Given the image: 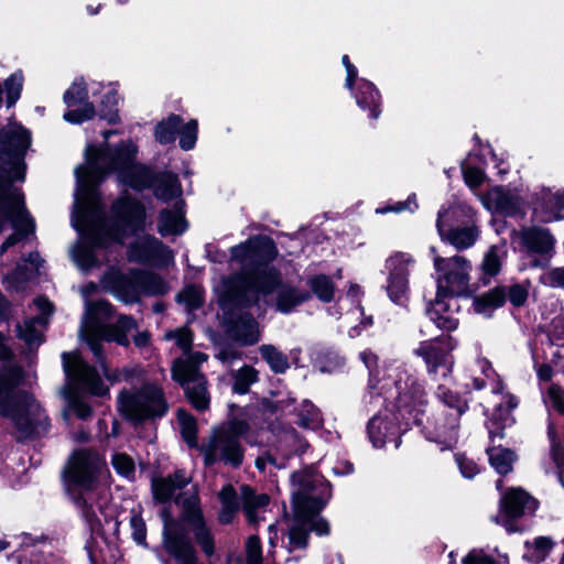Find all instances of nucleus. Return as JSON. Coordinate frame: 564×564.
<instances>
[{"mask_svg": "<svg viewBox=\"0 0 564 564\" xmlns=\"http://www.w3.org/2000/svg\"><path fill=\"white\" fill-rule=\"evenodd\" d=\"M533 216L542 223L564 219V189L543 187L535 193Z\"/></svg>", "mask_w": 564, "mask_h": 564, "instance_id": "dca6fc26", "label": "nucleus"}, {"mask_svg": "<svg viewBox=\"0 0 564 564\" xmlns=\"http://www.w3.org/2000/svg\"><path fill=\"white\" fill-rule=\"evenodd\" d=\"M40 262L41 259L39 253H30L29 259L24 261L23 268L19 265L17 272H14L11 276L7 278L8 283H11L12 281H25L30 274L39 270Z\"/></svg>", "mask_w": 564, "mask_h": 564, "instance_id": "09e8293b", "label": "nucleus"}, {"mask_svg": "<svg viewBox=\"0 0 564 564\" xmlns=\"http://www.w3.org/2000/svg\"><path fill=\"white\" fill-rule=\"evenodd\" d=\"M119 409L127 417L142 421L163 415L166 404L162 391L155 386L147 384L139 393H121Z\"/></svg>", "mask_w": 564, "mask_h": 564, "instance_id": "1a4fd4ad", "label": "nucleus"}, {"mask_svg": "<svg viewBox=\"0 0 564 564\" xmlns=\"http://www.w3.org/2000/svg\"><path fill=\"white\" fill-rule=\"evenodd\" d=\"M91 498V495H83L76 499V505L82 510V514L89 523L90 528L96 530L101 527L102 520L100 516L102 514V511L101 507L95 508L94 505L89 502Z\"/></svg>", "mask_w": 564, "mask_h": 564, "instance_id": "58836bf2", "label": "nucleus"}, {"mask_svg": "<svg viewBox=\"0 0 564 564\" xmlns=\"http://www.w3.org/2000/svg\"><path fill=\"white\" fill-rule=\"evenodd\" d=\"M29 132L15 123L0 131V232L8 221L15 232L1 246V252L15 245L21 236L34 231V221L24 206V196L13 186L14 181H23V155L30 147Z\"/></svg>", "mask_w": 564, "mask_h": 564, "instance_id": "f03ea898", "label": "nucleus"}, {"mask_svg": "<svg viewBox=\"0 0 564 564\" xmlns=\"http://www.w3.org/2000/svg\"><path fill=\"white\" fill-rule=\"evenodd\" d=\"M413 262V259L405 253H397L387 260V269L389 270L387 292L395 303H402L406 297L409 272Z\"/></svg>", "mask_w": 564, "mask_h": 564, "instance_id": "2eb2a0df", "label": "nucleus"}, {"mask_svg": "<svg viewBox=\"0 0 564 564\" xmlns=\"http://www.w3.org/2000/svg\"><path fill=\"white\" fill-rule=\"evenodd\" d=\"M262 358L269 364L272 371L282 373L289 368V361L284 354L272 345H262L260 348Z\"/></svg>", "mask_w": 564, "mask_h": 564, "instance_id": "79ce46f5", "label": "nucleus"}, {"mask_svg": "<svg viewBox=\"0 0 564 564\" xmlns=\"http://www.w3.org/2000/svg\"><path fill=\"white\" fill-rule=\"evenodd\" d=\"M181 134L180 145L183 150H191L194 148L197 139V121H188L182 129L178 128Z\"/></svg>", "mask_w": 564, "mask_h": 564, "instance_id": "603ef678", "label": "nucleus"}, {"mask_svg": "<svg viewBox=\"0 0 564 564\" xmlns=\"http://www.w3.org/2000/svg\"><path fill=\"white\" fill-rule=\"evenodd\" d=\"M249 425L245 421H229L215 429L206 445L202 447L207 465L223 462L234 467L239 466L243 459V449L239 437L246 435Z\"/></svg>", "mask_w": 564, "mask_h": 564, "instance_id": "423d86ee", "label": "nucleus"}, {"mask_svg": "<svg viewBox=\"0 0 564 564\" xmlns=\"http://www.w3.org/2000/svg\"><path fill=\"white\" fill-rule=\"evenodd\" d=\"M511 240L530 252L549 253L553 250L555 239L551 231L541 227H529L512 232Z\"/></svg>", "mask_w": 564, "mask_h": 564, "instance_id": "6ab92c4d", "label": "nucleus"}, {"mask_svg": "<svg viewBox=\"0 0 564 564\" xmlns=\"http://www.w3.org/2000/svg\"><path fill=\"white\" fill-rule=\"evenodd\" d=\"M135 153L137 148L131 141L122 142L113 150L88 147L85 163L75 171L77 191L73 225L94 246H104L109 240L121 241L143 226L144 208L130 198H121L113 205V224L108 226L102 219L96 191L110 172H116L120 182L135 189L153 185L151 172L135 163Z\"/></svg>", "mask_w": 564, "mask_h": 564, "instance_id": "f257e3e1", "label": "nucleus"}, {"mask_svg": "<svg viewBox=\"0 0 564 564\" xmlns=\"http://www.w3.org/2000/svg\"><path fill=\"white\" fill-rule=\"evenodd\" d=\"M317 481L318 477L308 470L297 471L292 475L293 509L300 521L318 514L324 506L322 500L312 495Z\"/></svg>", "mask_w": 564, "mask_h": 564, "instance_id": "ddd939ff", "label": "nucleus"}, {"mask_svg": "<svg viewBox=\"0 0 564 564\" xmlns=\"http://www.w3.org/2000/svg\"><path fill=\"white\" fill-rule=\"evenodd\" d=\"M207 360V355L196 351L186 358L176 359L172 367V377L185 390L191 403L197 410H205L209 405L206 380L198 371V365Z\"/></svg>", "mask_w": 564, "mask_h": 564, "instance_id": "6e6552de", "label": "nucleus"}, {"mask_svg": "<svg viewBox=\"0 0 564 564\" xmlns=\"http://www.w3.org/2000/svg\"><path fill=\"white\" fill-rule=\"evenodd\" d=\"M129 259L137 262L161 260L169 263L173 260L172 251L159 240L150 236L139 237L129 249Z\"/></svg>", "mask_w": 564, "mask_h": 564, "instance_id": "aec40b11", "label": "nucleus"}, {"mask_svg": "<svg viewBox=\"0 0 564 564\" xmlns=\"http://www.w3.org/2000/svg\"><path fill=\"white\" fill-rule=\"evenodd\" d=\"M307 415H301L299 424L305 429H317L322 424V419L317 409L313 405H307Z\"/></svg>", "mask_w": 564, "mask_h": 564, "instance_id": "0e129e2a", "label": "nucleus"}, {"mask_svg": "<svg viewBox=\"0 0 564 564\" xmlns=\"http://www.w3.org/2000/svg\"><path fill=\"white\" fill-rule=\"evenodd\" d=\"M310 297V292L305 290H299L292 285H282L278 293L276 307L282 313H289Z\"/></svg>", "mask_w": 564, "mask_h": 564, "instance_id": "7c9ffc66", "label": "nucleus"}, {"mask_svg": "<svg viewBox=\"0 0 564 564\" xmlns=\"http://www.w3.org/2000/svg\"><path fill=\"white\" fill-rule=\"evenodd\" d=\"M112 317V307L106 301L86 303V312L80 326V337L87 343L104 375L113 381L129 380L141 372L138 368L123 369L111 375L105 364L102 341H115L121 346L129 345L128 333L137 328V322L121 315L116 324H105Z\"/></svg>", "mask_w": 564, "mask_h": 564, "instance_id": "20e7f679", "label": "nucleus"}, {"mask_svg": "<svg viewBox=\"0 0 564 564\" xmlns=\"http://www.w3.org/2000/svg\"><path fill=\"white\" fill-rule=\"evenodd\" d=\"M547 403L560 413H564V397L561 389L555 386L549 388Z\"/></svg>", "mask_w": 564, "mask_h": 564, "instance_id": "338daca9", "label": "nucleus"}, {"mask_svg": "<svg viewBox=\"0 0 564 564\" xmlns=\"http://www.w3.org/2000/svg\"><path fill=\"white\" fill-rule=\"evenodd\" d=\"M541 282L551 288L564 286V268L552 269L541 275Z\"/></svg>", "mask_w": 564, "mask_h": 564, "instance_id": "e2e57ef3", "label": "nucleus"}, {"mask_svg": "<svg viewBox=\"0 0 564 564\" xmlns=\"http://www.w3.org/2000/svg\"><path fill=\"white\" fill-rule=\"evenodd\" d=\"M64 371L68 379V384L84 388L93 394L104 395L108 389L90 367L77 352H65L62 356Z\"/></svg>", "mask_w": 564, "mask_h": 564, "instance_id": "4468645a", "label": "nucleus"}, {"mask_svg": "<svg viewBox=\"0 0 564 564\" xmlns=\"http://www.w3.org/2000/svg\"><path fill=\"white\" fill-rule=\"evenodd\" d=\"M503 399L506 400L507 409H503L502 404H499L494 413L492 420L502 421V426H507L513 422L509 414L510 411L517 406L518 402L513 395L508 393L503 395Z\"/></svg>", "mask_w": 564, "mask_h": 564, "instance_id": "6e6d98bb", "label": "nucleus"}, {"mask_svg": "<svg viewBox=\"0 0 564 564\" xmlns=\"http://www.w3.org/2000/svg\"><path fill=\"white\" fill-rule=\"evenodd\" d=\"M489 462L499 474H508L512 469L516 455L507 448L492 447L488 449Z\"/></svg>", "mask_w": 564, "mask_h": 564, "instance_id": "e433bc0d", "label": "nucleus"}, {"mask_svg": "<svg viewBox=\"0 0 564 564\" xmlns=\"http://www.w3.org/2000/svg\"><path fill=\"white\" fill-rule=\"evenodd\" d=\"M485 174L477 167H467L464 170V180L471 187H478L484 182Z\"/></svg>", "mask_w": 564, "mask_h": 564, "instance_id": "774afa93", "label": "nucleus"}, {"mask_svg": "<svg viewBox=\"0 0 564 564\" xmlns=\"http://www.w3.org/2000/svg\"><path fill=\"white\" fill-rule=\"evenodd\" d=\"M553 545H554L553 541L546 536L536 538L532 544L527 543L528 547L532 546L534 549V551L536 552V554H535L536 561L544 560L545 556L547 555V553L552 550Z\"/></svg>", "mask_w": 564, "mask_h": 564, "instance_id": "052dcab7", "label": "nucleus"}, {"mask_svg": "<svg viewBox=\"0 0 564 564\" xmlns=\"http://www.w3.org/2000/svg\"><path fill=\"white\" fill-rule=\"evenodd\" d=\"M478 197L486 209L506 216L517 215L523 206L521 197L502 186H495Z\"/></svg>", "mask_w": 564, "mask_h": 564, "instance_id": "f3484780", "label": "nucleus"}, {"mask_svg": "<svg viewBox=\"0 0 564 564\" xmlns=\"http://www.w3.org/2000/svg\"><path fill=\"white\" fill-rule=\"evenodd\" d=\"M240 500L247 521L250 524L258 523L270 502L267 494L256 492L251 487L242 485L240 487Z\"/></svg>", "mask_w": 564, "mask_h": 564, "instance_id": "b1692460", "label": "nucleus"}, {"mask_svg": "<svg viewBox=\"0 0 564 564\" xmlns=\"http://www.w3.org/2000/svg\"><path fill=\"white\" fill-rule=\"evenodd\" d=\"M182 119L176 115H171L166 120L161 121L155 129L156 140L162 143H172L178 132Z\"/></svg>", "mask_w": 564, "mask_h": 564, "instance_id": "a19ab883", "label": "nucleus"}, {"mask_svg": "<svg viewBox=\"0 0 564 564\" xmlns=\"http://www.w3.org/2000/svg\"><path fill=\"white\" fill-rule=\"evenodd\" d=\"M154 193L162 200H171L181 195V186L177 177L171 173L159 175L154 183Z\"/></svg>", "mask_w": 564, "mask_h": 564, "instance_id": "473e14b6", "label": "nucleus"}, {"mask_svg": "<svg viewBox=\"0 0 564 564\" xmlns=\"http://www.w3.org/2000/svg\"><path fill=\"white\" fill-rule=\"evenodd\" d=\"M444 299L445 297H438V295H436L435 302L432 308L429 311L430 318L436 324L438 328L453 330L457 327L458 321L453 313L446 315L442 314L446 311V308L451 306V304L446 303Z\"/></svg>", "mask_w": 564, "mask_h": 564, "instance_id": "2f4dec72", "label": "nucleus"}, {"mask_svg": "<svg viewBox=\"0 0 564 564\" xmlns=\"http://www.w3.org/2000/svg\"><path fill=\"white\" fill-rule=\"evenodd\" d=\"M192 480L183 470H176L173 476L153 479L152 490L156 500L164 502L169 500L176 489H182Z\"/></svg>", "mask_w": 564, "mask_h": 564, "instance_id": "bb28decb", "label": "nucleus"}, {"mask_svg": "<svg viewBox=\"0 0 564 564\" xmlns=\"http://www.w3.org/2000/svg\"><path fill=\"white\" fill-rule=\"evenodd\" d=\"M106 463L101 456L91 449H78L68 459L65 478L69 484L85 490L91 489Z\"/></svg>", "mask_w": 564, "mask_h": 564, "instance_id": "9b49d317", "label": "nucleus"}, {"mask_svg": "<svg viewBox=\"0 0 564 564\" xmlns=\"http://www.w3.org/2000/svg\"><path fill=\"white\" fill-rule=\"evenodd\" d=\"M137 276H140L139 271L123 274L119 270L111 269L104 275L101 283L119 300L129 303L138 299L139 281H137Z\"/></svg>", "mask_w": 564, "mask_h": 564, "instance_id": "a211bd4d", "label": "nucleus"}, {"mask_svg": "<svg viewBox=\"0 0 564 564\" xmlns=\"http://www.w3.org/2000/svg\"><path fill=\"white\" fill-rule=\"evenodd\" d=\"M111 464L113 469L127 479H133L135 464L132 457L124 453H116L112 456Z\"/></svg>", "mask_w": 564, "mask_h": 564, "instance_id": "49530a36", "label": "nucleus"}, {"mask_svg": "<svg viewBox=\"0 0 564 564\" xmlns=\"http://www.w3.org/2000/svg\"><path fill=\"white\" fill-rule=\"evenodd\" d=\"M433 264L436 273L438 297L447 295H462L468 291L471 265L460 256L444 258L437 254L435 247H431Z\"/></svg>", "mask_w": 564, "mask_h": 564, "instance_id": "0eeeda50", "label": "nucleus"}, {"mask_svg": "<svg viewBox=\"0 0 564 564\" xmlns=\"http://www.w3.org/2000/svg\"><path fill=\"white\" fill-rule=\"evenodd\" d=\"M247 564H262L260 540L257 535H250L246 544Z\"/></svg>", "mask_w": 564, "mask_h": 564, "instance_id": "bf43d9fd", "label": "nucleus"}, {"mask_svg": "<svg viewBox=\"0 0 564 564\" xmlns=\"http://www.w3.org/2000/svg\"><path fill=\"white\" fill-rule=\"evenodd\" d=\"M232 391L239 394H246L251 384L258 381V371L251 366L245 365L232 373Z\"/></svg>", "mask_w": 564, "mask_h": 564, "instance_id": "4c0bfd02", "label": "nucleus"}, {"mask_svg": "<svg viewBox=\"0 0 564 564\" xmlns=\"http://www.w3.org/2000/svg\"><path fill=\"white\" fill-rule=\"evenodd\" d=\"M276 254L273 241L265 236H254L231 248L230 260L241 268L232 281L225 282L224 308L227 301H235L251 292L271 293L280 283L279 273L267 265Z\"/></svg>", "mask_w": 564, "mask_h": 564, "instance_id": "7ed1b4c3", "label": "nucleus"}, {"mask_svg": "<svg viewBox=\"0 0 564 564\" xmlns=\"http://www.w3.org/2000/svg\"><path fill=\"white\" fill-rule=\"evenodd\" d=\"M164 338L174 339L176 345L184 351H187L191 348L193 341L191 330L185 327L165 333Z\"/></svg>", "mask_w": 564, "mask_h": 564, "instance_id": "13d9d810", "label": "nucleus"}, {"mask_svg": "<svg viewBox=\"0 0 564 564\" xmlns=\"http://www.w3.org/2000/svg\"><path fill=\"white\" fill-rule=\"evenodd\" d=\"M505 297V292L501 289H494L474 300V310L479 314H485L488 310L501 306Z\"/></svg>", "mask_w": 564, "mask_h": 564, "instance_id": "37998d69", "label": "nucleus"}, {"mask_svg": "<svg viewBox=\"0 0 564 564\" xmlns=\"http://www.w3.org/2000/svg\"><path fill=\"white\" fill-rule=\"evenodd\" d=\"M34 304L43 315L25 322L23 326H18L19 336L29 345H36L41 343V333L34 328V323L45 324L47 319L44 315H48L53 312L52 303L45 297H37L34 301Z\"/></svg>", "mask_w": 564, "mask_h": 564, "instance_id": "c85d7f7f", "label": "nucleus"}, {"mask_svg": "<svg viewBox=\"0 0 564 564\" xmlns=\"http://www.w3.org/2000/svg\"><path fill=\"white\" fill-rule=\"evenodd\" d=\"M445 215L446 212H440L436 227L442 240L449 242L456 249H466L471 247L478 238V229L476 227H468L462 229L445 230Z\"/></svg>", "mask_w": 564, "mask_h": 564, "instance_id": "393cba45", "label": "nucleus"}, {"mask_svg": "<svg viewBox=\"0 0 564 564\" xmlns=\"http://www.w3.org/2000/svg\"><path fill=\"white\" fill-rule=\"evenodd\" d=\"M398 390L397 405L400 411L411 413L425 403V392L412 376L402 373L395 381Z\"/></svg>", "mask_w": 564, "mask_h": 564, "instance_id": "412c9836", "label": "nucleus"}, {"mask_svg": "<svg viewBox=\"0 0 564 564\" xmlns=\"http://www.w3.org/2000/svg\"><path fill=\"white\" fill-rule=\"evenodd\" d=\"M218 497L223 506L219 512V521L224 524H227L231 522L235 513L239 509L237 494L235 492L232 486L228 485L220 490Z\"/></svg>", "mask_w": 564, "mask_h": 564, "instance_id": "72a5a7b5", "label": "nucleus"}, {"mask_svg": "<svg viewBox=\"0 0 564 564\" xmlns=\"http://www.w3.org/2000/svg\"><path fill=\"white\" fill-rule=\"evenodd\" d=\"M393 430V425L382 415H375L368 424L369 437L376 447H381Z\"/></svg>", "mask_w": 564, "mask_h": 564, "instance_id": "f704fd0d", "label": "nucleus"}, {"mask_svg": "<svg viewBox=\"0 0 564 564\" xmlns=\"http://www.w3.org/2000/svg\"><path fill=\"white\" fill-rule=\"evenodd\" d=\"M482 270L486 274L489 275H495L499 272L500 259L495 247L490 248L489 251L485 254L482 261Z\"/></svg>", "mask_w": 564, "mask_h": 564, "instance_id": "680f3d73", "label": "nucleus"}, {"mask_svg": "<svg viewBox=\"0 0 564 564\" xmlns=\"http://www.w3.org/2000/svg\"><path fill=\"white\" fill-rule=\"evenodd\" d=\"M536 502L525 491L518 488L510 489L501 500V511L509 518H519L527 510H534Z\"/></svg>", "mask_w": 564, "mask_h": 564, "instance_id": "a878e982", "label": "nucleus"}, {"mask_svg": "<svg viewBox=\"0 0 564 564\" xmlns=\"http://www.w3.org/2000/svg\"><path fill=\"white\" fill-rule=\"evenodd\" d=\"M88 98V91L86 83L82 78L74 80L72 86L64 94V101L67 106H75L86 101Z\"/></svg>", "mask_w": 564, "mask_h": 564, "instance_id": "de8ad7c7", "label": "nucleus"}, {"mask_svg": "<svg viewBox=\"0 0 564 564\" xmlns=\"http://www.w3.org/2000/svg\"><path fill=\"white\" fill-rule=\"evenodd\" d=\"M416 354L423 357L430 373H436L438 370H441L443 377L451 373L452 357L438 343H424L416 349Z\"/></svg>", "mask_w": 564, "mask_h": 564, "instance_id": "5701e85b", "label": "nucleus"}, {"mask_svg": "<svg viewBox=\"0 0 564 564\" xmlns=\"http://www.w3.org/2000/svg\"><path fill=\"white\" fill-rule=\"evenodd\" d=\"M138 283V295L141 292L148 294H164L167 291V285L158 275L149 272H140V276H137Z\"/></svg>", "mask_w": 564, "mask_h": 564, "instance_id": "ea45409f", "label": "nucleus"}, {"mask_svg": "<svg viewBox=\"0 0 564 564\" xmlns=\"http://www.w3.org/2000/svg\"><path fill=\"white\" fill-rule=\"evenodd\" d=\"M438 398L449 408L455 409L456 415L459 416L467 409V403L465 400L460 399L458 395L453 393L449 389L445 387H440L437 391Z\"/></svg>", "mask_w": 564, "mask_h": 564, "instance_id": "3c124183", "label": "nucleus"}, {"mask_svg": "<svg viewBox=\"0 0 564 564\" xmlns=\"http://www.w3.org/2000/svg\"><path fill=\"white\" fill-rule=\"evenodd\" d=\"M230 335L242 345H253L260 338L258 323L249 314H241L236 321H230Z\"/></svg>", "mask_w": 564, "mask_h": 564, "instance_id": "cd10ccee", "label": "nucleus"}, {"mask_svg": "<svg viewBox=\"0 0 564 564\" xmlns=\"http://www.w3.org/2000/svg\"><path fill=\"white\" fill-rule=\"evenodd\" d=\"M95 115V108L91 104L85 102L82 109L69 110L64 113V119L72 123H82L89 120Z\"/></svg>", "mask_w": 564, "mask_h": 564, "instance_id": "4d7b16f0", "label": "nucleus"}, {"mask_svg": "<svg viewBox=\"0 0 564 564\" xmlns=\"http://www.w3.org/2000/svg\"><path fill=\"white\" fill-rule=\"evenodd\" d=\"M312 292L323 302H330L334 297L335 286L326 275H317L308 282Z\"/></svg>", "mask_w": 564, "mask_h": 564, "instance_id": "c03bdc74", "label": "nucleus"}, {"mask_svg": "<svg viewBox=\"0 0 564 564\" xmlns=\"http://www.w3.org/2000/svg\"><path fill=\"white\" fill-rule=\"evenodd\" d=\"M186 229L183 203L177 202L172 210H163L160 214L159 231L163 235H178Z\"/></svg>", "mask_w": 564, "mask_h": 564, "instance_id": "c756f323", "label": "nucleus"}, {"mask_svg": "<svg viewBox=\"0 0 564 564\" xmlns=\"http://www.w3.org/2000/svg\"><path fill=\"white\" fill-rule=\"evenodd\" d=\"M357 104L362 109H366L367 107L370 108V116L373 119H377L380 115V111L378 110L379 106V93L375 88V86L369 82H364L360 86V91L356 96Z\"/></svg>", "mask_w": 564, "mask_h": 564, "instance_id": "c9c22d12", "label": "nucleus"}, {"mask_svg": "<svg viewBox=\"0 0 564 564\" xmlns=\"http://www.w3.org/2000/svg\"><path fill=\"white\" fill-rule=\"evenodd\" d=\"M163 545L177 564H197L196 551L184 525L172 517L169 508L161 511Z\"/></svg>", "mask_w": 564, "mask_h": 564, "instance_id": "9d476101", "label": "nucleus"}, {"mask_svg": "<svg viewBox=\"0 0 564 564\" xmlns=\"http://www.w3.org/2000/svg\"><path fill=\"white\" fill-rule=\"evenodd\" d=\"M72 256L74 261L83 270L89 269L96 263L91 247L79 243L73 248Z\"/></svg>", "mask_w": 564, "mask_h": 564, "instance_id": "8fccbe9b", "label": "nucleus"}, {"mask_svg": "<svg viewBox=\"0 0 564 564\" xmlns=\"http://www.w3.org/2000/svg\"><path fill=\"white\" fill-rule=\"evenodd\" d=\"M308 531H315L319 535H326L329 533L328 523L314 514L310 519L300 521L296 512L294 511V524L290 530V545L293 549H303L307 544Z\"/></svg>", "mask_w": 564, "mask_h": 564, "instance_id": "4be33fe9", "label": "nucleus"}, {"mask_svg": "<svg viewBox=\"0 0 564 564\" xmlns=\"http://www.w3.org/2000/svg\"><path fill=\"white\" fill-rule=\"evenodd\" d=\"M177 419L181 425V433L184 438V441L189 446H196L197 445V427H196V421L192 415H189L187 412L183 410H178L177 412Z\"/></svg>", "mask_w": 564, "mask_h": 564, "instance_id": "a18cd8bd", "label": "nucleus"}, {"mask_svg": "<svg viewBox=\"0 0 564 564\" xmlns=\"http://www.w3.org/2000/svg\"><path fill=\"white\" fill-rule=\"evenodd\" d=\"M22 89V75L15 73L6 80L7 102L11 107L20 97Z\"/></svg>", "mask_w": 564, "mask_h": 564, "instance_id": "5fc2aeb1", "label": "nucleus"}, {"mask_svg": "<svg viewBox=\"0 0 564 564\" xmlns=\"http://www.w3.org/2000/svg\"><path fill=\"white\" fill-rule=\"evenodd\" d=\"M175 501L181 506L182 519L191 525L196 543L207 556H212L215 552L214 535L204 520L197 492L187 497L178 495Z\"/></svg>", "mask_w": 564, "mask_h": 564, "instance_id": "f8f14e48", "label": "nucleus"}, {"mask_svg": "<svg viewBox=\"0 0 564 564\" xmlns=\"http://www.w3.org/2000/svg\"><path fill=\"white\" fill-rule=\"evenodd\" d=\"M132 536L139 544L144 543L147 536V528L143 519L139 514H134L130 519Z\"/></svg>", "mask_w": 564, "mask_h": 564, "instance_id": "69168bd1", "label": "nucleus"}, {"mask_svg": "<svg viewBox=\"0 0 564 564\" xmlns=\"http://www.w3.org/2000/svg\"><path fill=\"white\" fill-rule=\"evenodd\" d=\"M177 300L188 310H195L202 305V291L196 286H187L177 295Z\"/></svg>", "mask_w": 564, "mask_h": 564, "instance_id": "864d4df0", "label": "nucleus"}, {"mask_svg": "<svg viewBox=\"0 0 564 564\" xmlns=\"http://www.w3.org/2000/svg\"><path fill=\"white\" fill-rule=\"evenodd\" d=\"M22 378V369L15 365L0 368V415L10 417L20 435L29 437L45 430L46 416L33 397L20 389Z\"/></svg>", "mask_w": 564, "mask_h": 564, "instance_id": "39448f33", "label": "nucleus"}]
</instances>
